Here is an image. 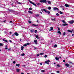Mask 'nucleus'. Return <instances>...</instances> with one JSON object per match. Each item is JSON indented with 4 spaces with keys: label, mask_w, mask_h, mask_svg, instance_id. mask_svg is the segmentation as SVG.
<instances>
[{
    "label": "nucleus",
    "mask_w": 74,
    "mask_h": 74,
    "mask_svg": "<svg viewBox=\"0 0 74 74\" xmlns=\"http://www.w3.org/2000/svg\"><path fill=\"white\" fill-rule=\"evenodd\" d=\"M24 48V47L23 46H22L21 47V50L22 51H23V48Z\"/></svg>",
    "instance_id": "f3484780"
},
{
    "label": "nucleus",
    "mask_w": 74,
    "mask_h": 74,
    "mask_svg": "<svg viewBox=\"0 0 74 74\" xmlns=\"http://www.w3.org/2000/svg\"><path fill=\"white\" fill-rule=\"evenodd\" d=\"M29 1L30 3H31V4H33V5H34L35 6H37V5L36 4L34 3L33 2L30 1V0H29Z\"/></svg>",
    "instance_id": "7ed1b4c3"
},
{
    "label": "nucleus",
    "mask_w": 74,
    "mask_h": 74,
    "mask_svg": "<svg viewBox=\"0 0 74 74\" xmlns=\"http://www.w3.org/2000/svg\"><path fill=\"white\" fill-rule=\"evenodd\" d=\"M28 12H29V13H30V14H33V12L30 10L28 11Z\"/></svg>",
    "instance_id": "6ab92c4d"
},
{
    "label": "nucleus",
    "mask_w": 74,
    "mask_h": 74,
    "mask_svg": "<svg viewBox=\"0 0 74 74\" xmlns=\"http://www.w3.org/2000/svg\"><path fill=\"white\" fill-rule=\"evenodd\" d=\"M27 46V44H25L24 45V47H26Z\"/></svg>",
    "instance_id": "ea45409f"
},
{
    "label": "nucleus",
    "mask_w": 74,
    "mask_h": 74,
    "mask_svg": "<svg viewBox=\"0 0 74 74\" xmlns=\"http://www.w3.org/2000/svg\"><path fill=\"white\" fill-rule=\"evenodd\" d=\"M12 33V32H10V34H11Z\"/></svg>",
    "instance_id": "338daca9"
},
{
    "label": "nucleus",
    "mask_w": 74,
    "mask_h": 74,
    "mask_svg": "<svg viewBox=\"0 0 74 74\" xmlns=\"http://www.w3.org/2000/svg\"><path fill=\"white\" fill-rule=\"evenodd\" d=\"M8 10L10 12H14V10L8 9Z\"/></svg>",
    "instance_id": "6e6552de"
},
{
    "label": "nucleus",
    "mask_w": 74,
    "mask_h": 74,
    "mask_svg": "<svg viewBox=\"0 0 74 74\" xmlns=\"http://www.w3.org/2000/svg\"><path fill=\"white\" fill-rule=\"evenodd\" d=\"M12 21H11L10 22V23H12Z\"/></svg>",
    "instance_id": "13d9d810"
},
{
    "label": "nucleus",
    "mask_w": 74,
    "mask_h": 74,
    "mask_svg": "<svg viewBox=\"0 0 74 74\" xmlns=\"http://www.w3.org/2000/svg\"><path fill=\"white\" fill-rule=\"evenodd\" d=\"M66 34V33L64 32L63 34V36H64Z\"/></svg>",
    "instance_id": "4c0bfd02"
},
{
    "label": "nucleus",
    "mask_w": 74,
    "mask_h": 74,
    "mask_svg": "<svg viewBox=\"0 0 74 74\" xmlns=\"http://www.w3.org/2000/svg\"><path fill=\"white\" fill-rule=\"evenodd\" d=\"M40 65H42V63H40Z\"/></svg>",
    "instance_id": "680f3d73"
},
{
    "label": "nucleus",
    "mask_w": 74,
    "mask_h": 74,
    "mask_svg": "<svg viewBox=\"0 0 74 74\" xmlns=\"http://www.w3.org/2000/svg\"><path fill=\"white\" fill-rule=\"evenodd\" d=\"M15 63H16L15 61H14L13 62V63H14V64H15Z\"/></svg>",
    "instance_id": "c03bdc74"
},
{
    "label": "nucleus",
    "mask_w": 74,
    "mask_h": 74,
    "mask_svg": "<svg viewBox=\"0 0 74 74\" xmlns=\"http://www.w3.org/2000/svg\"><path fill=\"white\" fill-rule=\"evenodd\" d=\"M37 4L38 5H39V4H40V3H37Z\"/></svg>",
    "instance_id": "5fc2aeb1"
},
{
    "label": "nucleus",
    "mask_w": 74,
    "mask_h": 74,
    "mask_svg": "<svg viewBox=\"0 0 74 74\" xmlns=\"http://www.w3.org/2000/svg\"><path fill=\"white\" fill-rule=\"evenodd\" d=\"M60 14H63V12L61 11L60 12Z\"/></svg>",
    "instance_id": "c85d7f7f"
},
{
    "label": "nucleus",
    "mask_w": 74,
    "mask_h": 74,
    "mask_svg": "<svg viewBox=\"0 0 74 74\" xmlns=\"http://www.w3.org/2000/svg\"><path fill=\"white\" fill-rule=\"evenodd\" d=\"M65 7H69L70 6V5L67 4H65Z\"/></svg>",
    "instance_id": "2eb2a0df"
},
{
    "label": "nucleus",
    "mask_w": 74,
    "mask_h": 74,
    "mask_svg": "<svg viewBox=\"0 0 74 74\" xmlns=\"http://www.w3.org/2000/svg\"><path fill=\"white\" fill-rule=\"evenodd\" d=\"M36 16H39V15L38 14H37L36 15Z\"/></svg>",
    "instance_id": "de8ad7c7"
},
{
    "label": "nucleus",
    "mask_w": 74,
    "mask_h": 74,
    "mask_svg": "<svg viewBox=\"0 0 74 74\" xmlns=\"http://www.w3.org/2000/svg\"><path fill=\"white\" fill-rule=\"evenodd\" d=\"M67 32H70V33H73V32H72V31L68 30L67 31Z\"/></svg>",
    "instance_id": "412c9836"
},
{
    "label": "nucleus",
    "mask_w": 74,
    "mask_h": 74,
    "mask_svg": "<svg viewBox=\"0 0 74 74\" xmlns=\"http://www.w3.org/2000/svg\"><path fill=\"white\" fill-rule=\"evenodd\" d=\"M47 12V14H50V12L48 11H47V12Z\"/></svg>",
    "instance_id": "bb28decb"
},
{
    "label": "nucleus",
    "mask_w": 74,
    "mask_h": 74,
    "mask_svg": "<svg viewBox=\"0 0 74 74\" xmlns=\"http://www.w3.org/2000/svg\"><path fill=\"white\" fill-rule=\"evenodd\" d=\"M43 11H45V12H47V11L46 10V9H43Z\"/></svg>",
    "instance_id": "a878e982"
},
{
    "label": "nucleus",
    "mask_w": 74,
    "mask_h": 74,
    "mask_svg": "<svg viewBox=\"0 0 74 74\" xmlns=\"http://www.w3.org/2000/svg\"><path fill=\"white\" fill-rule=\"evenodd\" d=\"M16 66H18V67H19V66H20V64H16Z\"/></svg>",
    "instance_id": "4be33fe9"
},
{
    "label": "nucleus",
    "mask_w": 74,
    "mask_h": 74,
    "mask_svg": "<svg viewBox=\"0 0 74 74\" xmlns=\"http://www.w3.org/2000/svg\"><path fill=\"white\" fill-rule=\"evenodd\" d=\"M55 59L56 60H58L59 59V58L57 57H56Z\"/></svg>",
    "instance_id": "dca6fc26"
},
{
    "label": "nucleus",
    "mask_w": 74,
    "mask_h": 74,
    "mask_svg": "<svg viewBox=\"0 0 74 74\" xmlns=\"http://www.w3.org/2000/svg\"><path fill=\"white\" fill-rule=\"evenodd\" d=\"M36 38H38V39L39 38H38V35H37L36 36Z\"/></svg>",
    "instance_id": "7c9ffc66"
},
{
    "label": "nucleus",
    "mask_w": 74,
    "mask_h": 74,
    "mask_svg": "<svg viewBox=\"0 0 74 74\" xmlns=\"http://www.w3.org/2000/svg\"><path fill=\"white\" fill-rule=\"evenodd\" d=\"M18 4H21V3L19 2L18 3Z\"/></svg>",
    "instance_id": "09e8293b"
},
{
    "label": "nucleus",
    "mask_w": 74,
    "mask_h": 74,
    "mask_svg": "<svg viewBox=\"0 0 74 74\" xmlns=\"http://www.w3.org/2000/svg\"><path fill=\"white\" fill-rule=\"evenodd\" d=\"M50 29L49 30L50 31H51V30H53V27H50Z\"/></svg>",
    "instance_id": "4468645a"
},
{
    "label": "nucleus",
    "mask_w": 74,
    "mask_h": 74,
    "mask_svg": "<svg viewBox=\"0 0 74 74\" xmlns=\"http://www.w3.org/2000/svg\"><path fill=\"white\" fill-rule=\"evenodd\" d=\"M5 49H7V47H5Z\"/></svg>",
    "instance_id": "0e129e2a"
},
{
    "label": "nucleus",
    "mask_w": 74,
    "mask_h": 74,
    "mask_svg": "<svg viewBox=\"0 0 74 74\" xmlns=\"http://www.w3.org/2000/svg\"><path fill=\"white\" fill-rule=\"evenodd\" d=\"M29 10H32V8H29Z\"/></svg>",
    "instance_id": "f704fd0d"
},
{
    "label": "nucleus",
    "mask_w": 74,
    "mask_h": 74,
    "mask_svg": "<svg viewBox=\"0 0 74 74\" xmlns=\"http://www.w3.org/2000/svg\"><path fill=\"white\" fill-rule=\"evenodd\" d=\"M20 41H22V39H20Z\"/></svg>",
    "instance_id": "774afa93"
},
{
    "label": "nucleus",
    "mask_w": 74,
    "mask_h": 74,
    "mask_svg": "<svg viewBox=\"0 0 74 74\" xmlns=\"http://www.w3.org/2000/svg\"><path fill=\"white\" fill-rule=\"evenodd\" d=\"M10 42H12V41L11 40H10Z\"/></svg>",
    "instance_id": "603ef678"
},
{
    "label": "nucleus",
    "mask_w": 74,
    "mask_h": 74,
    "mask_svg": "<svg viewBox=\"0 0 74 74\" xmlns=\"http://www.w3.org/2000/svg\"><path fill=\"white\" fill-rule=\"evenodd\" d=\"M51 21H55V18H54V19L51 18Z\"/></svg>",
    "instance_id": "b1692460"
},
{
    "label": "nucleus",
    "mask_w": 74,
    "mask_h": 74,
    "mask_svg": "<svg viewBox=\"0 0 74 74\" xmlns=\"http://www.w3.org/2000/svg\"><path fill=\"white\" fill-rule=\"evenodd\" d=\"M58 33L59 34H60V35L62 34V33L60 32V31H58Z\"/></svg>",
    "instance_id": "a211bd4d"
},
{
    "label": "nucleus",
    "mask_w": 74,
    "mask_h": 74,
    "mask_svg": "<svg viewBox=\"0 0 74 74\" xmlns=\"http://www.w3.org/2000/svg\"><path fill=\"white\" fill-rule=\"evenodd\" d=\"M5 47H7V45H6L5 46Z\"/></svg>",
    "instance_id": "052dcab7"
},
{
    "label": "nucleus",
    "mask_w": 74,
    "mask_h": 74,
    "mask_svg": "<svg viewBox=\"0 0 74 74\" xmlns=\"http://www.w3.org/2000/svg\"><path fill=\"white\" fill-rule=\"evenodd\" d=\"M41 3H47V0H41L40 1Z\"/></svg>",
    "instance_id": "f257e3e1"
},
{
    "label": "nucleus",
    "mask_w": 74,
    "mask_h": 74,
    "mask_svg": "<svg viewBox=\"0 0 74 74\" xmlns=\"http://www.w3.org/2000/svg\"><path fill=\"white\" fill-rule=\"evenodd\" d=\"M72 36H74V34H72Z\"/></svg>",
    "instance_id": "e2e57ef3"
},
{
    "label": "nucleus",
    "mask_w": 74,
    "mask_h": 74,
    "mask_svg": "<svg viewBox=\"0 0 74 74\" xmlns=\"http://www.w3.org/2000/svg\"><path fill=\"white\" fill-rule=\"evenodd\" d=\"M16 71L17 72H19V71H20V69H16Z\"/></svg>",
    "instance_id": "ddd939ff"
},
{
    "label": "nucleus",
    "mask_w": 74,
    "mask_h": 74,
    "mask_svg": "<svg viewBox=\"0 0 74 74\" xmlns=\"http://www.w3.org/2000/svg\"><path fill=\"white\" fill-rule=\"evenodd\" d=\"M3 41H5V42H8L7 40H5V39H3Z\"/></svg>",
    "instance_id": "5701e85b"
},
{
    "label": "nucleus",
    "mask_w": 74,
    "mask_h": 74,
    "mask_svg": "<svg viewBox=\"0 0 74 74\" xmlns=\"http://www.w3.org/2000/svg\"><path fill=\"white\" fill-rule=\"evenodd\" d=\"M54 47H57V45H54Z\"/></svg>",
    "instance_id": "79ce46f5"
},
{
    "label": "nucleus",
    "mask_w": 74,
    "mask_h": 74,
    "mask_svg": "<svg viewBox=\"0 0 74 74\" xmlns=\"http://www.w3.org/2000/svg\"><path fill=\"white\" fill-rule=\"evenodd\" d=\"M14 34L16 36H19V34L17 33V32H15L14 33Z\"/></svg>",
    "instance_id": "0eeeda50"
},
{
    "label": "nucleus",
    "mask_w": 74,
    "mask_h": 74,
    "mask_svg": "<svg viewBox=\"0 0 74 74\" xmlns=\"http://www.w3.org/2000/svg\"><path fill=\"white\" fill-rule=\"evenodd\" d=\"M40 55H44V53H41L40 54Z\"/></svg>",
    "instance_id": "e433bc0d"
},
{
    "label": "nucleus",
    "mask_w": 74,
    "mask_h": 74,
    "mask_svg": "<svg viewBox=\"0 0 74 74\" xmlns=\"http://www.w3.org/2000/svg\"><path fill=\"white\" fill-rule=\"evenodd\" d=\"M41 72H44L45 71V70H42L41 71Z\"/></svg>",
    "instance_id": "a19ab883"
},
{
    "label": "nucleus",
    "mask_w": 74,
    "mask_h": 74,
    "mask_svg": "<svg viewBox=\"0 0 74 74\" xmlns=\"http://www.w3.org/2000/svg\"><path fill=\"white\" fill-rule=\"evenodd\" d=\"M45 58H47L48 57V56L47 55H45L44 56Z\"/></svg>",
    "instance_id": "2f4dec72"
},
{
    "label": "nucleus",
    "mask_w": 74,
    "mask_h": 74,
    "mask_svg": "<svg viewBox=\"0 0 74 74\" xmlns=\"http://www.w3.org/2000/svg\"><path fill=\"white\" fill-rule=\"evenodd\" d=\"M68 22L69 23H70V24H73V23L74 22V20H71V21H68Z\"/></svg>",
    "instance_id": "f03ea898"
},
{
    "label": "nucleus",
    "mask_w": 74,
    "mask_h": 74,
    "mask_svg": "<svg viewBox=\"0 0 74 74\" xmlns=\"http://www.w3.org/2000/svg\"><path fill=\"white\" fill-rule=\"evenodd\" d=\"M65 66L66 67H68L69 66H70V65L67 63H66L65 64Z\"/></svg>",
    "instance_id": "39448f33"
},
{
    "label": "nucleus",
    "mask_w": 74,
    "mask_h": 74,
    "mask_svg": "<svg viewBox=\"0 0 74 74\" xmlns=\"http://www.w3.org/2000/svg\"><path fill=\"white\" fill-rule=\"evenodd\" d=\"M63 62H65V60H63Z\"/></svg>",
    "instance_id": "864d4df0"
},
{
    "label": "nucleus",
    "mask_w": 74,
    "mask_h": 74,
    "mask_svg": "<svg viewBox=\"0 0 74 74\" xmlns=\"http://www.w3.org/2000/svg\"><path fill=\"white\" fill-rule=\"evenodd\" d=\"M34 48L35 49H37V47H34Z\"/></svg>",
    "instance_id": "8fccbe9b"
},
{
    "label": "nucleus",
    "mask_w": 74,
    "mask_h": 74,
    "mask_svg": "<svg viewBox=\"0 0 74 74\" xmlns=\"http://www.w3.org/2000/svg\"><path fill=\"white\" fill-rule=\"evenodd\" d=\"M15 34H13V35H12V36H15Z\"/></svg>",
    "instance_id": "4d7b16f0"
},
{
    "label": "nucleus",
    "mask_w": 74,
    "mask_h": 74,
    "mask_svg": "<svg viewBox=\"0 0 74 74\" xmlns=\"http://www.w3.org/2000/svg\"><path fill=\"white\" fill-rule=\"evenodd\" d=\"M48 10H51V7H49L48 8Z\"/></svg>",
    "instance_id": "393cba45"
},
{
    "label": "nucleus",
    "mask_w": 74,
    "mask_h": 74,
    "mask_svg": "<svg viewBox=\"0 0 74 74\" xmlns=\"http://www.w3.org/2000/svg\"><path fill=\"white\" fill-rule=\"evenodd\" d=\"M28 22L29 23H32V22H31V21H28Z\"/></svg>",
    "instance_id": "72a5a7b5"
},
{
    "label": "nucleus",
    "mask_w": 74,
    "mask_h": 74,
    "mask_svg": "<svg viewBox=\"0 0 74 74\" xmlns=\"http://www.w3.org/2000/svg\"><path fill=\"white\" fill-rule=\"evenodd\" d=\"M25 56V53H23L21 54V56Z\"/></svg>",
    "instance_id": "473e14b6"
},
{
    "label": "nucleus",
    "mask_w": 74,
    "mask_h": 74,
    "mask_svg": "<svg viewBox=\"0 0 74 74\" xmlns=\"http://www.w3.org/2000/svg\"><path fill=\"white\" fill-rule=\"evenodd\" d=\"M40 14H42V12H40Z\"/></svg>",
    "instance_id": "6e6d98bb"
},
{
    "label": "nucleus",
    "mask_w": 74,
    "mask_h": 74,
    "mask_svg": "<svg viewBox=\"0 0 74 74\" xmlns=\"http://www.w3.org/2000/svg\"><path fill=\"white\" fill-rule=\"evenodd\" d=\"M30 32L31 33H33L34 32V29H32L30 30Z\"/></svg>",
    "instance_id": "1a4fd4ad"
},
{
    "label": "nucleus",
    "mask_w": 74,
    "mask_h": 74,
    "mask_svg": "<svg viewBox=\"0 0 74 74\" xmlns=\"http://www.w3.org/2000/svg\"><path fill=\"white\" fill-rule=\"evenodd\" d=\"M47 2H48V4H51V1H47Z\"/></svg>",
    "instance_id": "aec40b11"
},
{
    "label": "nucleus",
    "mask_w": 74,
    "mask_h": 74,
    "mask_svg": "<svg viewBox=\"0 0 74 74\" xmlns=\"http://www.w3.org/2000/svg\"><path fill=\"white\" fill-rule=\"evenodd\" d=\"M34 42H35V44H37V40H35L34 41Z\"/></svg>",
    "instance_id": "9b49d317"
},
{
    "label": "nucleus",
    "mask_w": 74,
    "mask_h": 74,
    "mask_svg": "<svg viewBox=\"0 0 74 74\" xmlns=\"http://www.w3.org/2000/svg\"><path fill=\"white\" fill-rule=\"evenodd\" d=\"M62 22L63 23H66V22H65V21H64V20H62Z\"/></svg>",
    "instance_id": "cd10ccee"
},
{
    "label": "nucleus",
    "mask_w": 74,
    "mask_h": 74,
    "mask_svg": "<svg viewBox=\"0 0 74 74\" xmlns=\"http://www.w3.org/2000/svg\"><path fill=\"white\" fill-rule=\"evenodd\" d=\"M57 73H59V71H57Z\"/></svg>",
    "instance_id": "3c124183"
},
{
    "label": "nucleus",
    "mask_w": 74,
    "mask_h": 74,
    "mask_svg": "<svg viewBox=\"0 0 74 74\" xmlns=\"http://www.w3.org/2000/svg\"><path fill=\"white\" fill-rule=\"evenodd\" d=\"M69 63H70V64H71V63H72V62H69Z\"/></svg>",
    "instance_id": "49530a36"
},
{
    "label": "nucleus",
    "mask_w": 74,
    "mask_h": 74,
    "mask_svg": "<svg viewBox=\"0 0 74 74\" xmlns=\"http://www.w3.org/2000/svg\"><path fill=\"white\" fill-rule=\"evenodd\" d=\"M6 22V21L5 20V21H3V22Z\"/></svg>",
    "instance_id": "69168bd1"
},
{
    "label": "nucleus",
    "mask_w": 74,
    "mask_h": 74,
    "mask_svg": "<svg viewBox=\"0 0 74 74\" xmlns=\"http://www.w3.org/2000/svg\"><path fill=\"white\" fill-rule=\"evenodd\" d=\"M32 26H38V25H35V24H32Z\"/></svg>",
    "instance_id": "9d476101"
},
{
    "label": "nucleus",
    "mask_w": 74,
    "mask_h": 74,
    "mask_svg": "<svg viewBox=\"0 0 74 74\" xmlns=\"http://www.w3.org/2000/svg\"><path fill=\"white\" fill-rule=\"evenodd\" d=\"M27 45H29L30 44V43H27Z\"/></svg>",
    "instance_id": "a18cd8bd"
},
{
    "label": "nucleus",
    "mask_w": 74,
    "mask_h": 74,
    "mask_svg": "<svg viewBox=\"0 0 74 74\" xmlns=\"http://www.w3.org/2000/svg\"><path fill=\"white\" fill-rule=\"evenodd\" d=\"M57 66H58V67H60V65H59V64H58L57 65Z\"/></svg>",
    "instance_id": "58836bf2"
},
{
    "label": "nucleus",
    "mask_w": 74,
    "mask_h": 74,
    "mask_svg": "<svg viewBox=\"0 0 74 74\" xmlns=\"http://www.w3.org/2000/svg\"><path fill=\"white\" fill-rule=\"evenodd\" d=\"M39 56V54H38L37 55V56Z\"/></svg>",
    "instance_id": "bf43d9fd"
},
{
    "label": "nucleus",
    "mask_w": 74,
    "mask_h": 74,
    "mask_svg": "<svg viewBox=\"0 0 74 74\" xmlns=\"http://www.w3.org/2000/svg\"><path fill=\"white\" fill-rule=\"evenodd\" d=\"M56 15L57 16H59V14H58V13H57L56 14Z\"/></svg>",
    "instance_id": "c756f323"
},
{
    "label": "nucleus",
    "mask_w": 74,
    "mask_h": 74,
    "mask_svg": "<svg viewBox=\"0 0 74 74\" xmlns=\"http://www.w3.org/2000/svg\"><path fill=\"white\" fill-rule=\"evenodd\" d=\"M0 46H3V44L2 43H0Z\"/></svg>",
    "instance_id": "37998d69"
},
{
    "label": "nucleus",
    "mask_w": 74,
    "mask_h": 74,
    "mask_svg": "<svg viewBox=\"0 0 74 74\" xmlns=\"http://www.w3.org/2000/svg\"><path fill=\"white\" fill-rule=\"evenodd\" d=\"M37 32V30H35V31L34 32H35V33H36Z\"/></svg>",
    "instance_id": "c9c22d12"
},
{
    "label": "nucleus",
    "mask_w": 74,
    "mask_h": 74,
    "mask_svg": "<svg viewBox=\"0 0 74 74\" xmlns=\"http://www.w3.org/2000/svg\"><path fill=\"white\" fill-rule=\"evenodd\" d=\"M67 25H68V24L65 23L62 24V26H67Z\"/></svg>",
    "instance_id": "f8f14e48"
},
{
    "label": "nucleus",
    "mask_w": 74,
    "mask_h": 74,
    "mask_svg": "<svg viewBox=\"0 0 74 74\" xmlns=\"http://www.w3.org/2000/svg\"><path fill=\"white\" fill-rule=\"evenodd\" d=\"M47 61H46L45 62V63H47V64H49V62H50V61L49 60H47Z\"/></svg>",
    "instance_id": "20e7f679"
},
{
    "label": "nucleus",
    "mask_w": 74,
    "mask_h": 74,
    "mask_svg": "<svg viewBox=\"0 0 74 74\" xmlns=\"http://www.w3.org/2000/svg\"><path fill=\"white\" fill-rule=\"evenodd\" d=\"M53 8L54 10H58L59 11V9L56 7H54Z\"/></svg>",
    "instance_id": "423d86ee"
}]
</instances>
